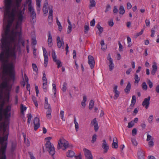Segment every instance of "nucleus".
<instances>
[{
  "mask_svg": "<svg viewBox=\"0 0 159 159\" xmlns=\"http://www.w3.org/2000/svg\"><path fill=\"white\" fill-rule=\"evenodd\" d=\"M52 139L51 137H48L45 139V141L46 143L45 147L49 151V154L52 156H53L55 153V150L53 145L52 144L50 140Z\"/></svg>",
  "mask_w": 159,
  "mask_h": 159,
  "instance_id": "obj_1",
  "label": "nucleus"
},
{
  "mask_svg": "<svg viewBox=\"0 0 159 159\" xmlns=\"http://www.w3.org/2000/svg\"><path fill=\"white\" fill-rule=\"evenodd\" d=\"M69 143L68 142L63 138H61L58 141L57 148L58 149L65 150L68 147Z\"/></svg>",
  "mask_w": 159,
  "mask_h": 159,
  "instance_id": "obj_2",
  "label": "nucleus"
},
{
  "mask_svg": "<svg viewBox=\"0 0 159 159\" xmlns=\"http://www.w3.org/2000/svg\"><path fill=\"white\" fill-rule=\"evenodd\" d=\"M43 88L44 91L46 92L47 91L48 88L47 80L46 77V75H45V72H43Z\"/></svg>",
  "mask_w": 159,
  "mask_h": 159,
  "instance_id": "obj_3",
  "label": "nucleus"
},
{
  "mask_svg": "<svg viewBox=\"0 0 159 159\" xmlns=\"http://www.w3.org/2000/svg\"><path fill=\"white\" fill-rule=\"evenodd\" d=\"M42 49L43 50V55L44 57L43 65L45 67H46L47 66L48 60V53L47 51L45 48L43 47Z\"/></svg>",
  "mask_w": 159,
  "mask_h": 159,
  "instance_id": "obj_4",
  "label": "nucleus"
},
{
  "mask_svg": "<svg viewBox=\"0 0 159 159\" xmlns=\"http://www.w3.org/2000/svg\"><path fill=\"white\" fill-rule=\"evenodd\" d=\"M50 7H52V6H48V2L47 0H46L45 2L43 5V13H44V15L45 16H46L48 12V9L49 10V8Z\"/></svg>",
  "mask_w": 159,
  "mask_h": 159,
  "instance_id": "obj_5",
  "label": "nucleus"
},
{
  "mask_svg": "<svg viewBox=\"0 0 159 159\" xmlns=\"http://www.w3.org/2000/svg\"><path fill=\"white\" fill-rule=\"evenodd\" d=\"M57 42L58 47L63 49L64 48V43L63 39H61L59 36H57Z\"/></svg>",
  "mask_w": 159,
  "mask_h": 159,
  "instance_id": "obj_6",
  "label": "nucleus"
},
{
  "mask_svg": "<svg viewBox=\"0 0 159 159\" xmlns=\"http://www.w3.org/2000/svg\"><path fill=\"white\" fill-rule=\"evenodd\" d=\"M84 154L86 157V159H93V156L91 151L86 148L83 149Z\"/></svg>",
  "mask_w": 159,
  "mask_h": 159,
  "instance_id": "obj_7",
  "label": "nucleus"
},
{
  "mask_svg": "<svg viewBox=\"0 0 159 159\" xmlns=\"http://www.w3.org/2000/svg\"><path fill=\"white\" fill-rule=\"evenodd\" d=\"M107 59L109 61L108 66L110 71H111L114 68V65L113 63V61L111 58L110 55L109 54L107 57Z\"/></svg>",
  "mask_w": 159,
  "mask_h": 159,
  "instance_id": "obj_8",
  "label": "nucleus"
},
{
  "mask_svg": "<svg viewBox=\"0 0 159 159\" xmlns=\"http://www.w3.org/2000/svg\"><path fill=\"white\" fill-rule=\"evenodd\" d=\"M150 98V97L148 96L147 98H144L142 102L143 106L145 107L146 109H147L149 107Z\"/></svg>",
  "mask_w": 159,
  "mask_h": 159,
  "instance_id": "obj_9",
  "label": "nucleus"
},
{
  "mask_svg": "<svg viewBox=\"0 0 159 159\" xmlns=\"http://www.w3.org/2000/svg\"><path fill=\"white\" fill-rule=\"evenodd\" d=\"M88 63L91 68H93L95 65V61L94 58L91 56H89L88 57Z\"/></svg>",
  "mask_w": 159,
  "mask_h": 159,
  "instance_id": "obj_10",
  "label": "nucleus"
},
{
  "mask_svg": "<svg viewBox=\"0 0 159 159\" xmlns=\"http://www.w3.org/2000/svg\"><path fill=\"white\" fill-rule=\"evenodd\" d=\"M34 129L36 130L40 126L39 119L37 117H35L34 120Z\"/></svg>",
  "mask_w": 159,
  "mask_h": 159,
  "instance_id": "obj_11",
  "label": "nucleus"
},
{
  "mask_svg": "<svg viewBox=\"0 0 159 159\" xmlns=\"http://www.w3.org/2000/svg\"><path fill=\"white\" fill-rule=\"evenodd\" d=\"M118 86L116 85H114L113 87V92L114 93L115 97L116 98H118L120 92L117 90Z\"/></svg>",
  "mask_w": 159,
  "mask_h": 159,
  "instance_id": "obj_12",
  "label": "nucleus"
},
{
  "mask_svg": "<svg viewBox=\"0 0 159 159\" xmlns=\"http://www.w3.org/2000/svg\"><path fill=\"white\" fill-rule=\"evenodd\" d=\"M102 147L104 149V153H106L107 152L108 149H109V147L105 140H103V142L102 145Z\"/></svg>",
  "mask_w": 159,
  "mask_h": 159,
  "instance_id": "obj_13",
  "label": "nucleus"
},
{
  "mask_svg": "<svg viewBox=\"0 0 159 159\" xmlns=\"http://www.w3.org/2000/svg\"><path fill=\"white\" fill-rule=\"evenodd\" d=\"M96 2L95 0H89V9H91L95 7Z\"/></svg>",
  "mask_w": 159,
  "mask_h": 159,
  "instance_id": "obj_14",
  "label": "nucleus"
},
{
  "mask_svg": "<svg viewBox=\"0 0 159 159\" xmlns=\"http://www.w3.org/2000/svg\"><path fill=\"white\" fill-rule=\"evenodd\" d=\"M144 151L142 149H139L138 152V155L139 159H144Z\"/></svg>",
  "mask_w": 159,
  "mask_h": 159,
  "instance_id": "obj_15",
  "label": "nucleus"
},
{
  "mask_svg": "<svg viewBox=\"0 0 159 159\" xmlns=\"http://www.w3.org/2000/svg\"><path fill=\"white\" fill-rule=\"evenodd\" d=\"M52 38L51 34L49 33L48 35V42L49 47H51L52 45Z\"/></svg>",
  "mask_w": 159,
  "mask_h": 159,
  "instance_id": "obj_16",
  "label": "nucleus"
},
{
  "mask_svg": "<svg viewBox=\"0 0 159 159\" xmlns=\"http://www.w3.org/2000/svg\"><path fill=\"white\" fill-rule=\"evenodd\" d=\"M41 0H36V9L38 13H39L41 10Z\"/></svg>",
  "mask_w": 159,
  "mask_h": 159,
  "instance_id": "obj_17",
  "label": "nucleus"
},
{
  "mask_svg": "<svg viewBox=\"0 0 159 159\" xmlns=\"http://www.w3.org/2000/svg\"><path fill=\"white\" fill-rule=\"evenodd\" d=\"M152 70L151 71V74L154 75L156 73L157 67L156 64L155 63H154L152 66Z\"/></svg>",
  "mask_w": 159,
  "mask_h": 159,
  "instance_id": "obj_18",
  "label": "nucleus"
},
{
  "mask_svg": "<svg viewBox=\"0 0 159 159\" xmlns=\"http://www.w3.org/2000/svg\"><path fill=\"white\" fill-rule=\"evenodd\" d=\"M112 146L113 148H118L117 140L116 138L115 137L113 138V142L112 143Z\"/></svg>",
  "mask_w": 159,
  "mask_h": 159,
  "instance_id": "obj_19",
  "label": "nucleus"
},
{
  "mask_svg": "<svg viewBox=\"0 0 159 159\" xmlns=\"http://www.w3.org/2000/svg\"><path fill=\"white\" fill-rule=\"evenodd\" d=\"M74 152L72 150H68L66 153V156L67 157H72L75 155Z\"/></svg>",
  "mask_w": 159,
  "mask_h": 159,
  "instance_id": "obj_20",
  "label": "nucleus"
},
{
  "mask_svg": "<svg viewBox=\"0 0 159 159\" xmlns=\"http://www.w3.org/2000/svg\"><path fill=\"white\" fill-rule=\"evenodd\" d=\"M136 97L134 95L132 96V99L131 101V103L130 105V107H133L136 102Z\"/></svg>",
  "mask_w": 159,
  "mask_h": 159,
  "instance_id": "obj_21",
  "label": "nucleus"
},
{
  "mask_svg": "<svg viewBox=\"0 0 159 159\" xmlns=\"http://www.w3.org/2000/svg\"><path fill=\"white\" fill-rule=\"evenodd\" d=\"M49 9V15L48 17V20H52L53 10L52 9V7H50Z\"/></svg>",
  "mask_w": 159,
  "mask_h": 159,
  "instance_id": "obj_22",
  "label": "nucleus"
},
{
  "mask_svg": "<svg viewBox=\"0 0 159 159\" xmlns=\"http://www.w3.org/2000/svg\"><path fill=\"white\" fill-rule=\"evenodd\" d=\"M16 142H12V143L11 148V152H14L16 150Z\"/></svg>",
  "mask_w": 159,
  "mask_h": 159,
  "instance_id": "obj_23",
  "label": "nucleus"
},
{
  "mask_svg": "<svg viewBox=\"0 0 159 159\" xmlns=\"http://www.w3.org/2000/svg\"><path fill=\"white\" fill-rule=\"evenodd\" d=\"M131 85L130 82H128L127 85L125 89V93H129L131 89Z\"/></svg>",
  "mask_w": 159,
  "mask_h": 159,
  "instance_id": "obj_24",
  "label": "nucleus"
},
{
  "mask_svg": "<svg viewBox=\"0 0 159 159\" xmlns=\"http://www.w3.org/2000/svg\"><path fill=\"white\" fill-rule=\"evenodd\" d=\"M140 80V78L139 77L138 75L135 74L134 75V84L135 85H138V84Z\"/></svg>",
  "mask_w": 159,
  "mask_h": 159,
  "instance_id": "obj_25",
  "label": "nucleus"
},
{
  "mask_svg": "<svg viewBox=\"0 0 159 159\" xmlns=\"http://www.w3.org/2000/svg\"><path fill=\"white\" fill-rule=\"evenodd\" d=\"M101 49L102 50H105L107 48V46L105 44L104 40H102L100 43Z\"/></svg>",
  "mask_w": 159,
  "mask_h": 159,
  "instance_id": "obj_26",
  "label": "nucleus"
},
{
  "mask_svg": "<svg viewBox=\"0 0 159 159\" xmlns=\"http://www.w3.org/2000/svg\"><path fill=\"white\" fill-rule=\"evenodd\" d=\"M125 11L124 7L122 5L120 6L119 9V13L120 14L123 15L125 13Z\"/></svg>",
  "mask_w": 159,
  "mask_h": 159,
  "instance_id": "obj_27",
  "label": "nucleus"
},
{
  "mask_svg": "<svg viewBox=\"0 0 159 159\" xmlns=\"http://www.w3.org/2000/svg\"><path fill=\"white\" fill-rule=\"evenodd\" d=\"M87 101V97L86 96L83 97V99L81 102V104L83 107H84L86 106L85 102Z\"/></svg>",
  "mask_w": 159,
  "mask_h": 159,
  "instance_id": "obj_28",
  "label": "nucleus"
},
{
  "mask_svg": "<svg viewBox=\"0 0 159 159\" xmlns=\"http://www.w3.org/2000/svg\"><path fill=\"white\" fill-rule=\"evenodd\" d=\"M20 109L21 113L23 115H24V112L26 111V107L24 106L23 104H21L20 105Z\"/></svg>",
  "mask_w": 159,
  "mask_h": 159,
  "instance_id": "obj_29",
  "label": "nucleus"
},
{
  "mask_svg": "<svg viewBox=\"0 0 159 159\" xmlns=\"http://www.w3.org/2000/svg\"><path fill=\"white\" fill-rule=\"evenodd\" d=\"M52 92L54 93V97H56V85L54 83L52 84Z\"/></svg>",
  "mask_w": 159,
  "mask_h": 159,
  "instance_id": "obj_30",
  "label": "nucleus"
},
{
  "mask_svg": "<svg viewBox=\"0 0 159 159\" xmlns=\"http://www.w3.org/2000/svg\"><path fill=\"white\" fill-rule=\"evenodd\" d=\"M89 30V24L88 23L85 24L84 26V32L85 33H88Z\"/></svg>",
  "mask_w": 159,
  "mask_h": 159,
  "instance_id": "obj_31",
  "label": "nucleus"
},
{
  "mask_svg": "<svg viewBox=\"0 0 159 159\" xmlns=\"http://www.w3.org/2000/svg\"><path fill=\"white\" fill-rule=\"evenodd\" d=\"M57 23L58 26V29L60 31H61L62 29V27L61 24V23L58 20V19L57 20Z\"/></svg>",
  "mask_w": 159,
  "mask_h": 159,
  "instance_id": "obj_32",
  "label": "nucleus"
},
{
  "mask_svg": "<svg viewBox=\"0 0 159 159\" xmlns=\"http://www.w3.org/2000/svg\"><path fill=\"white\" fill-rule=\"evenodd\" d=\"M32 67L33 71L36 74H37L38 72V68L36 65L35 64L33 63L32 64Z\"/></svg>",
  "mask_w": 159,
  "mask_h": 159,
  "instance_id": "obj_33",
  "label": "nucleus"
},
{
  "mask_svg": "<svg viewBox=\"0 0 159 159\" xmlns=\"http://www.w3.org/2000/svg\"><path fill=\"white\" fill-rule=\"evenodd\" d=\"M52 110H48L46 113V116L48 119H50L51 118V113Z\"/></svg>",
  "mask_w": 159,
  "mask_h": 159,
  "instance_id": "obj_34",
  "label": "nucleus"
},
{
  "mask_svg": "<svg viewBox=\"0 0 159 159\" xmlns=\"http://www.w3.org/2000/svg\"><path fill=\"white\" fill-rule=\"evenodd\" d=\"M52 57L54 62L58 60L57 58V55L54 51H53L52 52Z\"/></svg>",
  "mask_w": 159,
  "mask_h": 159,
  "instance_id": "obj_35",
  "label": "nucleus"
},
{
  "mask_svg": "<svg viewBox=\"0 0 159 159\" xmlns=\"http://www.w3.org/2000/svg\"><path fill=\"white\" fill-rule=\"evenodd\" d=\"M97 27L99 31L98 33L99 34H100L103 31V28L99 25H98Z\"/></svg>",
  "mask_w": 159,
  "mask_h": 159,
  "instance_id": "obj_36",
  "label": "nucleus"
},
{
  "mask_svg": "<svg viewBox=\"0 0 159 159\" xmlns=\"http://www.w3.org/2000/svg\"><path fill=\"white\" fill-rule=\"evenodd\" d=\"M94 105V102L93 100H91L89 105V107L90 109H92Z\"/></svg>",
  "mask_w": 159,
  "mask_h": 159,
  "instance_id": "obj_37",
  "label": "nucleus"
},
{
  "mask_svg": "<svg viewBox=\"0 0 159 159\" xmlns=\"http://www.w3.org/2000/svg\"><path fill=\"white\" fill-rule=\"evenodd\" d=\"M74 122L75 130L76 131H78L79 129V124L77 122L75 119Z\"/></svg>",
  "mask_w": 159,
  "mask_h": 159,
  "instance_id": "obj_38",
  "label": "nucleus"
},
{
  "mask_svg": "<svg viewBox=\"0 0 159 159\" xmlns=\"http://www.w3.org/2000/svg\"><path fill=\"white\" fill-rule=\"evenodd\" d=\"M127 42L128 44V46L130 47L131 46V40L130 37L128 36L127 37Z\"/></svg>",
  "mask_w": 159,
  "mask_h": 159,
  "instance_id": "obj_39",
  "label": "nucleus"
},
{
  "mask_svg": "<svg viewBox=\"0 0 159 159\" xmlns=\"http://www.w3.org/2000/svg\"><path fill=\"white\" fill-rule=\"evenodd\" d=\"M64 111L63 110H61L60 112V115L61 118L64 121L65 120V118L64 117Z\"/></svg>",
  "mask_w": 159,
  "mask_h": 159,
  "instance_id": "obj_40",
  "label": "nucleus"
},
{
  "mask_svg": "<svg viewBox=\"0 0 159 159\" xmlns=\"http://www.w3.org/2000/svg\"><path fill=\"white\" fill-rule=\"evenodd\" d=\"M55 62H56L57 65V68H58L62 66V63L61 61L59 60H58Z\"/></svg>",
  "mask_w": 159,
  "mask_h": 159,
  "instance_id": "obj_41",
  "label": "nucleus"
},
{
  "mask_svg": "<svg viewBox=\"0 0 159 159\" xmlns=\"http://www.w3.org/2000/svg\"><path fill=\"white\" fill-rule=\"evenodd\" d=\"M44 107L45 109L48 110H52L50 104L48 103H45L44 104Z\"/></svg>",
  "mask_w": 159,
  "mask_h": 159,
  "instance_id": "obj_42",
  "label": "nucleus"
},
{
  "mask_svg": "<svg viewBox=\"0 0 159 159\" xmlns=\"http://www.w3.org/2000/svg\"><path fill=\"white\" fill-rule=\"evenodd\" d=\"M72 31V25H68L67 31V34H69Z\"/></svg>",
  "mask_w": 159,
  "mask_h": 159,
  "instance_id": "obj_43",
  "label": "nucleus"
},
{
  "mask_svg": "<svg viewBox=\"0 0 159 159\" xmlns=\"http://www.w3.org/2000/svg\"><path fill=\"white\" fill-rule=\"evenodd\" d=\"M153 119V116L152 115H150L148 119V120L149 123L151 124L152 123V122Z\"/></svg>",
  "mask_w": 159,
  "mask_h": 159,
  "instance_id": "obj_44",
  "label": "nucleus"
},
{
  "mask_svg": "<svg viewBox=\"0 0 159 159\" xmlns=\"http://www.w3.org/2000/svg\"><path fill=\"white\" fill-rule=\"evenodd\" d=\"M142 89L143 90H146L148 89V86L145 82H144L142 84Z\"/></svg>",
  "mask_w": 159,
  "mask_h": 159,
  "instance_id": "obj_45",
  "label": "nucleus"
},
{
  "mask_svg": "<svg viewBox=\"0 0 159 159\" xmlns=\"http://www.w3.org/2000/svg\"><path fill=\"white\" fill-rule=\"evenodd\" d=\"M27 117L28 118V123L29 124L30 123V121L31 120L32 116V115L31 114H28L27 115Z\"/></svg>",
  "mask_w": 159,
  "mask_h": 159,
  "instance_id": "obj_46",
  "label": "nucleus"
},
{
  "mask_svg": "<svg viewBox=\"0 0 159 159\" xmlns=\"http://www.w3.org/2000/svg\"><path fill=\"white\" fill-rule=\"evenodd\" d=\"M134 125V123L133 121H131L130 122H129L128 124L127 127L128 128H131Z\"/></svg>",
  "mask_w": 159,
  "mask_h": 159,
  "instance_id": "obj_47",
  "label": "nucleus"
},
{
  "mask_svg": "<svg viewBox=\"0 0 159 159\" xmlns=\"http://www.w3.org/2000/svg\"><path fill=\"white\" fill-rule=\"evenodd\" d=\"M24 141L25 144L27 146H29L30 145V142L29 140L28 139L26 138L25 137H24Z\"/></svg>",
  "mask_w": 159,
  "mask_h": 159,
  "instance_id": "obj_48",
  "label": "nucleus"
},
{
  "mask_svg": "<svg viewBox=\"0 0 159 159\" xmlns=\"http://www.w3.org/2000/svg\"><path fill=\"white\" fill-rule=\"evenodd\" d=\"M67 84L66 82H64L62 85V90L63 92H65L66 90Z\"/></svg>",
  "mask_w": 159,
  "mask_h": 159,
  "instance_id": "obj_49",
  "label": "nucleus"
},
{
  "mask_svg": "<svg viewBox=\"0 0 159 159\" xmlns=\"http://www.w3.org/2000/svg\"><path fill=\"white\" fill-rule=\"evenodd\" d=\"M32 43L34 45H35L37 44L36 38L35 36H34L32 38Z\"/></svg>",
  "mask_w": 159,
  "mask_h": 159,
  "instance_id": "obj_50",
  "label": "nucleus"
},
{
  "mask_svg": "<svg viewBox=\"0 0 159 159\" xmlns=\"http://www.w3.org/2000/svg\"><path fill=\"white\" fill-rule=\"evenodd\" d=\"M97 138V135L96 134H94L92 137V139L91 141V142L92 143H93L95 142Z\"/></svg>",
  "mask_w": 159,
  "mask_h": 159,
  "instance_id": "obj_51",
  "label": "nucleus"
},
{
  "mask_svg": "<svg viewBox=\"0 0 159 159\" xmlns=\"http://www.w3.org/2000/svg\"><path fill=\"white\" fill-rule=\"evenodd\" d=\"M91 124L92 125L94 126L95 125H96L98 124V123L97 121V120L96 118L94 119L92 121H91Z\"/></svg>",
  "mask_w": 159,
  "mask_h": 159,
  "instance_id": "obj_52",
  "label": "nucleus"
},
{
  "mask_svg": "<svg viewBox=\"0 0 159 159\" xmlns=\"http://www.w3.org/2000/svg\"><path fill=\"white\" fill-rule=\"evenodd\" d=\"M131 142L132 144L134 146H136L137 145L138 143L135 139H131Z\"/></svg>",
  "mask_w": 159,
  "mask_h": 159,
  "instance_id": "obj_53",
  "label": "nucleus"
},
{
  "mask_svg": "<svg viewBox=\"0 0 159 159\" xmlns=\"http://www.w3.org/2000/svg\"><path fill=\"white\" fill-rule=\"evenodd\" d=\"M137 130L136 128H134L132 130V134L133 136H135L137 134Z\"/></svg>",
  "mask_w": 159,
  "mask_h": 159,
  "instance_id": "obj_54",
  "label": "nucleus"
},
{
  "mask_svg": "<svg viewBox=\"0 0 159 159\" xmlns=\"http://www.w3.org/2000/svg\"><path fill=\"white\" fill-rule=\"evenodd\" d=\"M18 102V98L17 95H16L15 96L14 103L15 105H17Z\"/></svg>",
  "mask_w": 159,
  "mask_h": 159,
  "instance_id": "obj_55",
  "label": "nucleus"
},
{
  "mask_svg": "<svg viewBox=\"0 0 159 159\" xmlns=\"http://www.w3.org/2000/svg\"><path fill=\"white\" fill-rule=\"evenodd\" d=\"M148 143L150 147H152L154 145L153 139H152L151 141L149 142Z\"/></svg>",
  "mask_w": 159,
  "mask_h": 159,
  "instance_id": "obj_56",
  "label": "nucleus"
},
{
  "mask_svg": "<svg viewBox=\"0 0 159 159\" xmlns=\"http://www.w3.org/2000/svg\"><path fill=\"white\" fill-rule=\"evenodd\" d=\"M152 139H153L152 136L148 134L147 135V141H151Z\"/></svg>",
  "mask_w": 159,
  "mask_h": 159,
  "instance_id": "obj_57",
  "label": "nucleus"
},
{
  "mask_svg": "<svg viewBox=\"0 0 159 159\" xmlns=\"http://www.w3.org/2000/svg\"><path fill=\"white\" fill-rule=\"evenodd\" d=\"M95 21L94 19H93L90 22V25L92 26H94L95 25Z\"/></svg>",
  "mask_w": 159,
  "mask_h": 159,
  "instance_id": "obj_58",
  "label": "nucleus"
},
{
  "mask_svg": "<svg viewBox=\"0 0 159 159\" xmlns=\"http://www.w3.org/2000/svg\"><path fill=\"white\" fill-rule=\"evenodd\" d=\"M117 7L116 6H114L113 10V12L115 13H117L118 12Z\"/></svg>",
  "mask_w": 159,
  "mask_h": 159,
  "instance_id": "obj_59",
  "label": "nucleus"
},
{
  "mask_svg": "<svg viewBox=\"0 0 159 159\" xmlns=\"http://www.w3.org/2000/svg\"><path fill=\"white\" fill-rule=\"evenodd\" d=\"M143 31H144L142 29L140 32L136 33V36L138 37L139 36L142 34L143 32Z\"/></svg>",
  "mask_w": 159,
  "mask_h": 159,
  "instance_id": "obj_60",
  "label": "nucleus"
},
{
  "mask_svg": "<svg viewBox=\"0 0 159 159\" xmlns=\"http://www.w3.org/2000/svg\"><path fill=\"white\" fill-rule=\"evenodd\" d=\"M111 9V7L110 5H107L106 8V9L105 11V12H107Z\"/></svg>",
  "mask_w": 159,
  "mask_h": 159,
  "instance_id": "obj_61",
  "label": "nucleus"
},
{
  "mask_svg": "<svg viewBox=\"0 0 159 159\" xmlns=\"http://www.w3.org/2000/svg\"><path fill=\"white\" fill-rule=\"evenodd\" d=\"M145 22L146 25L147 26H148L150 25V22L149 20L146 19Z\"/></svg>",
  "mask_w": 159,
  "mask_h": 159,
  "instance_id": "obj_62",
  "label": "nucleus"
},
{
  "mask_svg": "<svg viewBox=\"0 0 159 159\" xmlns=\"http://www.w3.org/2000/svg\"><path fill=\"white\" fill-rule=\"evenodd\" d=\"M119 50L120 52H121L122 51V46L120 43H119Z\"/></svg>",
  "mask_w": 159,
  "mask_h": 159,
  "instance_id": "obj_63",
  "label": "nucleus"
},
{
  "mask_svg": "<svg viewBox=\"0 0 159 159\" xmlns=\"http://www.w3.org/2000/svg\"><path fill=\"white\" fill-rule=\"evenodd\" d=\"M109 25L110 26H112L114 25V23L112 20H111L108 22Z\"/></svg>",
  "mask_w": 159,
  "mask_h": 159,
  "instance_id": "obj_64",
  "label": "nucleus"
}]
</instances>
